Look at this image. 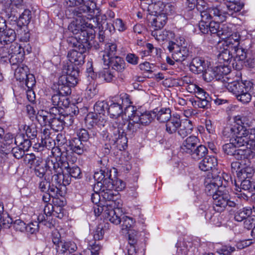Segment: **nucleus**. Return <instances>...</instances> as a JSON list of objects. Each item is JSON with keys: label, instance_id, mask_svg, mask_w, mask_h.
Masks as SVG:
<instances>
[{"label": "nucleus", "instance_id": "31", "mask_svg": "<svg viewBox=\"0 0 255 255\" xmlns=\"http://www.w3.org/2000/svg\"><path fill=\"white\" fill-rule=\"evenodd\" d=\"M167 20V17L164 13L154 14L151 19V25L154 30H159L164 27Z\"/></svg>", "mask_w": 255, "mask_h": 255}, {"label": "nucleus", "instance_id": "58", "mask_svg": "<svg viewBox=\"0 0 255 255\" xmlns=\"http://www.w3.org/2000/svg\"><path fill=\"white\" fill-rule=\"evenodd\" d=\"M98 121L97 115L96 113H89L85 119V122L88 128L95 126Z\"/></svg>", "mask_w": 255, "mask_h": 255}, {"label": "nucleus", "instance_id": "34", "mask_svg": "<svg viewBox=\"0 0 255 255\" xmlns=\"http://www.w3.org/2000/svg\"><path fill=\"white\" fill-rule=\"evenodd\" d=\"M217 165V160L214 156L205 157L199 164V168L204 171L211 170Z\"/></svg>", "mask_w": 255, "mask_h": 255}, {"label": "nucleus", "instance_id": "61", "mask_svg": "<svg viewBox=\"0 0 255 255\" xmlns=\"http://www.w3.org/2000/svg\"><path fill=\"white\" fill-rule=\"evenodd\" d=\"M64 168H66L67 172L70 174L71 177L76 178H81L82 177V174L80 168L78 166H73L72 167H69L68 166H65L64 164Z\"/></svg>", "mask_w": 255, "mask_h": 255}, {"label": "nucleus", "instance_id": "13", "mask_svg": "<svg viewBox=\"0 0 255 255\" xmlns=\"http://www.w3.org/2000/svg\"><path fill=\"white\" fill-rule=\"evenodd\" d=\"M167 48L171 53L172 59L176 62H183L189 56V50L186 46L179 47L172 41H169Z\"/></svg>", "mask_w": 255, "mask_h": 255}, {"label": "nucleus", "instance_id": "29", "mask_svg": "<svg viewBox=\"0 0 255 255\" xmlns=\"http://www.w3.org/2000/svg\"><path fill=\"white\" fill-rule=\"evenodd\" d=\"M138 232L135 231H130L128 232V243L129 246L128 251L129 255H135L136 253V244L138 240Z\"/></svg>", "mask_w": 255, "mask_h": 255}, {"label": "nucleus", "instance_id": "14", "mask_svg": "<svg viewBox=\"0 0 255 255\" xmlns=\"http://www.w3.org/2000/svg\"><path fill=\"white\" fill-rule=\"evenodd\" d=\"M222 45L223 47V50L220 51L219 54L218 55V58L222 66H228V64L230 63L232 60L233 55L232 51L233 49L234 43L231 41V39H229L228 40H224L221 42Z\"/></svg>", "mask_w": 255, "mask_h": 255}, {"label": "nucleus", "instance_id": "52", "mask_svg": "<svg viewBox=\"0 0 255 255\" xmlns=\"http://www.w3.org/2000/svg\"><path fill=\"white\" fill-rule=\"evenodd\" d=\"M109 106L106 102L98 101L94 105V111L96 114L105 115L107 113Z\"/></svg>", "mask_w": 255, "mask_h": 255}, {"label": "nucleus", "instance_id": "53", "mask_svg": "<svg viewBox=\"0 0 255 255\" xmlns=\"http://www.w3.org/2000/svg\"><path fill=\"white\" fill-rule=\"evenodd\" d=\"M205 191L208 196H213V195L218 191V187L210 180V175L205 179Z\"/></svg>", "mask_w": 255, "mask_h": 255}, {"label": "nucleus", "instance_id": "26", "mask_svg": "<svg viewBox=\"0 0 255 255\" xmlns=\"http://www.w3.org/2000/svg\"><path fill=\"white\" fill-rule=\"evenodd\" d=\"M15 31L8 28L0 33V45H5L12 43L16 39Z\"/></svg>", "mask_w": 255, "mask_h": 255}, {"label": "nucleus", "instance_id": "28", "mask_svg": "<svg viewBox=\"0 0 255 255\" xmlns=\"http://www.w3.org/2000/svg\"><path fill=\"white\" fill-rule=\"evenodd\" d=\"M193 129V125L192 122L188 119H185L180 122V125L177 130V133L179 136L184 138L190 134Z\"/></svg>", "mask_w": 255, "mask_h": 255}, {"label": "nucleus", "instance_id": "62", "mask_svg": "<svg viewBox=\"0 0 255 255\" xmlns=\"http://www.w3.org/2000/svg\"><path fill=\"white\" fill-rule=\"evenodd\" d=\"M31 18V13L29 9H25L24 11L20 15L19 17V21L23 25L28 24Z\"/></svg>", "mask_w": 255, "mask_h": 255}, {"label": "nucleus", "instance_id": "51", "mask_svg": "<svg viewBox=\"0 0 255 255\" xmlns=\"http://www.w3.org/2000/svg\"><path fill=\"white\" fill-rule=\"evenodd\" d=\"M255 172L254 168L250 166L243 165L238 173V177L241 179H246L251 177Z\"/></svg>", "mask_w": 255, "mask_h": 255}, {"label": "nucleus", "instance_id": "49", "mask_svg": "<svg viewBox=\"0 0 255 255\" xmlns=\"http://www.w3.org/2000/svg\"><path fill=\"white\" fill-rule=\"evenodd\" d=\"M197 9L200 11L201 17V20L204 21L210 22L212 21L211 19L213 18L212 14L210 12V8H206L204 9V8H202V5L198 3L197 5Z\"/></svg>", "mask_w": 255, "mask_h": 255}, {"label": "nucleus", "instance_id": "40", "mask_svg": "<svg viewBox=\"0 0 255 255\" xmlns=\"http://www.w3.org/2000/svg\"><path fill=\"white\" fill-rule=\"evenodd\" d=\"M232 33V29L228 24L221 23L217 36L222 39H226L225 40L231 39V41L233 42V35Z\"/></svg>", "mask_w": 255, "mask_h": 255}, {"label": "nucleus", "instance_id": "38", "mask_svg": "<svg viewBox=\"0 0 255 255\" xmlns=\"http://www.w3.org/2000/svg\"><path fill=\"white\" fill-rule=\"evenodd\" d=\"M53 115L46 111L40 110L37 113L36 118L41 125H49Z\"/></svg>", "mask_w": 255, "mask_h": 255}, {"label": "nucleus", "instance_id": "37", "mask_svg": "<svg viewBox=\"0 0 255 255\" xmlns=\"http://www.w3.org/2000/svg\"><path fill=\"white\" fill-rule=\"evenodd\" d=\"M109 64L113 70L118 72H123L126 68V63L123 59L119 56L112 57L109 60Z\"/></svg>", "mask_w": 255, "mask_h": 255}, {"label": "nucleus", "instance_id": "2", "mask_svg": "<svg viewBox=\"0 0 255 255\" xmlns=\"http://www.w3.org/2000/svg\"><path fill=\"white\" fill-rule=\"evenodd\" d=\"M223 133L225 136L231 137L230 142L223 145L225 153L238 160L255 158V149L251 146L250 142L239 143L237 142L238 135H233L231 133L224 132V131Z\"/></svg>", "mask_w": 255, "mask_h": 255}, {"label": "nucleus", "instance_id": "8", "mask_svg": "<svg viewBox=\"0 0 255 255\" xmlns=\"http://www.w3.org/2000/svg\"><path fill=\"white\" fill-rule=\"evenodd\" d=\"M114 186L112 184V179L110 178L103 180V182H97L94 184V192H99L103 198L106 201L117 200L115 199L116 196L114 193Z\"/></svg>", "mask_w": 255, "mask_h": 255}, {"label": "nucleus", "instance_id": "64", "mask_svg": "<svg viewBox=\"0 0 255 255\" xmlns=\"http://www.w3.org/2000/svg\"><path fill=\"white\" fill-rule=\"evenodd\" d=\"M236 249L231 246H224L217 250V253L220 255H231L232 253L235 252Z\"/></svg>", "mask_w": 255, "mask_h": 255}, {"label": "nucleus", "instance_id": "3", "mask_svg": "<svg viewBox=\"0 0 255 255\" xmlns=\"http://www.w3.org/2000/svg\"><path fill=\"white\" fill-rule=\"evenodd\" d=\"M96 7V3L91 2L89 5H83L77 9H75L73 11V14L75 20H73L68 26V29L74 34H80L77 38L79 40V38L81 39L83 38H87L85 35H87V32L83 30L85 27H90L91 24H88L86 21V16H84L83 13L88 12L89 13L90 17L92 19L94 17L95 13V9ZM89 19V17L87 18Z\"/></svg>", "mask_w": 255, "mask_h": 255}, {"label": "nucleus", "instance_id": "42", "mask_svg": "<svg viewBox=\"0 0 255 255\" xmlns=\"http://www.w3.org/2000/svg\"><path fill=\"white\" fill-rule=\"evenodd\" d=\"M227 15L235 16L234 14L240 11L243 7L244 4L239 1L234 3H226Z\"/></svg>", "mask_w": 255, "mask_h": 255}, {"label": "nucleus", "instance_id": "57", "mask_svg": "<svg viewBox=\"0 0 255 255\" xmlns=\"http://www.w3.org/2000/svg\"><path fill=\"white\" fill-rule=\"evenodd\" d=\"M164 8V2L161 1H158L149 5V9L154 14L161 13Z\"/></svg>", "mask_w": 255, "mask_h": 255}, {"label": "nucleus", "instance_id": "54", "mask_svg": "<svg viewBox=\"0 0 255 255\" xmlns=\"http://www.w3.org/2000/svg\"><path fill=\"white\" fill-rule=\"evenodd\" d=\"M244 180L240 183V186L237 184L236 182H235V185L236 186L235 190L237 191L241 192V190L243 189L245 191H248L250 193H252V183L250 180H247L243 179Z\"/></svg>", "mask_w": 255, "mask_h": 255}, {"label": "nucleus", "instance_id": "11", "mask_svg": "<svg viewBox=\"0 0 255 255\" xmlns=\"http://www.w3.org/2000/svg\"><path fill=\"white\" fill-rule=\"evenodd\" d=\"M129 104L128 96L127 94L121 95L117 103H113L109 106L107 113L111 118H117L123 113L124 107L128 108V110H131L128 109Z\"/></svg>", "mask_w": 255, "mask_h": 255}, {"label": "nucleus", "instance_id": "33", "mask_svg": "<svg viewBox=\"0 0 255 255\" xmlns=\"http://www.w3.org/2000/svg\"><path fill=\"white\" fill-rule=\"evenodd\" d=\"M180 119L178 115L173 116L166 123V131L169 134H173L177 131L180 125Z\"/></svg>", "mask_w": 255, "mask_h": 255}, {"label": "nucleus", "instance_id": "56", "mask_svg": "<svg viewBox=\"0 0 255 255\" xmlns=\"http://www.w3.org/2000/svg\"><path fill=\"white\" fill-rule=\"evenodd\" d=\"M24 58V51H22L16 54L12 55L9 58L10 63L13 65H17L23 64Z\"/></svg>", "mask_w": 255, "mask_h": 255}, {"label": "nucleus", "instance_id": "36", "mask_svg": "<svg viewBox=\"0 0 255 255\" xmlns=\"http://www.w3.org/2000/svg\"><path fill=\"white\" fill-rule=\"evenodd\" d=\"M51 101L54 106H57L61 109L68 107L69 104V101L67 98L61 96L58 93L52 96Z\"/></svg>", "mask_w": 255, "mask_h": 255}, {"label": "nucleus", "instance_id": "15", "mask_svg": "<svg viewBox=\"0 0 255 255\" xmlns=\"http://www.w3.org/2000/svg\"><path fill=\"white\" fill-rule=\"evenodd\" d=\"M73 123V119L70 115L64 116L62 119L61 116L57 118L53 116L49 126L54 130L58 131L63 128L64 124L71 125Z\"/></svg>", "mask_w": 255, "mask_h": 255}, {"label": "nucleus", "instance_id": "63", "mask_svg": "<svg viewBox=\"0 0 255 255\" xmlns=\"http://www.w3.org/2000/svg\"><path fill=\"white\" fill-rule=\"evenodd\" d=\"M23 148L19 146H15L12 148L10 151V153L12 154L13 156L17 159H20L23 157L25 152L28 150H24Z\"/></svg>", "mask_w": 255, "mask_h": 255}, {"label": "nucleus", "instance_id": "39", "mask_svg": "<svg viewBox=\"0 0 255 255\" xmlns=\"http://www.w3.org/2000/svg\"><path fill=\"white\" fill-rule=\"evenodd\" d=\"M210 12L212 14L213 17L215 19L224 21L226 20L227 15L226 10L222 9L221 5L217 6L216 7H210Z\"/></svg>", "mask_w": 255, "mask_h": 255}, {"label": "nucleus", "instance_id": "9", "mask_svg": "<svg viewBox=\"0 0 255 255\" xmlns=\"http://www.w3.org/2000/svg\"><path fill=\"white\" fill-rule=\"evenodd\" d=\"M213 207L217 212L223 211L227 206L235 207L236 203L230 200V195L228 192L219 190L213 195Z\"/></svg>", "mask_w": 255, "mask_h": 255}, {"label": "nucleus", "instance_id": "50", "mask_svg": "<svg viewBox=\"0 0 255 255\" xmlns=\"http://www.w3.org/2000/svg\"><path fill=\"white\" fill-rule=\"evenodd\" d=\"M71 86V84L66 83V82H60L59 78L58 82L57 93L61 96L66 97V96L71 94V90L70 87Z\"/></svg>", "mask_w": 255, "mask_h": 255}, {"label": "nucleus", "instance_id": "5", "mask_svg": "<svg viewBox=\"0 0 255 255\" xmlns=\"http://www.w3.org/2000/svg\"><path fill=\"white\" fill-rule=\"evenodd\" d=\"M113 128H114L113 133L115 135L118 144H121L123 146L127 144L128 139L126 135H132L138 130L142 128V127L138 122H133V120L129 119V122L127 126L124 122L117 123L115 122L113 124Z\"/></svg>", "mask_w": 255, "mask_h": 255}, {"label": "nucleus", "instance_id": "16", "mask_svg": "<svg viewBox=\"0 0 255 255\" xmlns=\"http://www.w3.org/2000/svg\"><path fill=\"white\" fill-rule=\"evenodd\" d=\"M230 75L228 76V78L226 79L225 86L227 90L231 93H232L235 96L241 92V91L247 86V82H250V81H240L238 80L231 81L230 77Z\"/></svg>", "mask_w": 255, "mask_h": 255}, {"label": "nucleus", "instance_id": "25", "mask_svg": "<svg viewBox=\"0 0 255 255\" xmlns=\"http://www.w3.org/2000/svg\"><path fill=\"white\" fill-rule=\"evenodd\" d=\"M121 206L122 205L118 207L110 208L105 218L115 225L121 223L122 218L120 214L122 215L120 210Z\"/></svg>", "mask_w": 255, "mask_h": 255}, {"label": "nucleus", "instance_id": "7", "mask_svg": "<svg viewBox=\"0 0 255 255\" xmlns=\"http://www.w3.org/2000/svg\"><path fill=\"white\" fill-rule=\"evenodd\" d=\"M14 78L18 81L21 86H25L27 88H31L35 84L34 75L29 73V69L24 64L19 65L15 69Z\"/></svg>", "mask_w": 255, "mask_h": 255}, {"label": "nucleus", "instance_id": "17", "mask_svg": "<svg viewBox=\"0 0 255 255\" xmlns=\"http://www.w3.org/2000/svg\"><path fill=\"white\" fill-rule=\"evenodd\" d=\"M79 72L78 68L69 66L66 75H63L60 77V82H66V83H69L71 86H75L78 83Z\"/></svg>", "mask_w": 255, "mask_h": 255}, {"label": "nucleus", "instance_id": "47", "mask_svg": "<svg viewBox=\"0 0 255 255\" xmlns=\"http://www.w3.org/2000/svg\"><path fill=\"white\" fill-rule=\"evenodd\" d=\"M157 120L161 123H167L171 118V110L169 108H162L156 115Z\"/></svg>", "mask_w": 255, "mask_h": 255}, {"label": "nucleus", "instance_id": "12", "mask_svg": "<svg viewBox=\"0 0 255 255\" xmlns=\"http://www.w3.org/2000/svg\"><path fill=\"white\" fill-rule=\"evenodd\" d=\"M128 109H131L132 113L128 115V118L130 120H133V122H138L143 127L149 125L153 120V117L155 116L154 113H151L149 112L141 113L138 110H134V107H129Z\"/></svg>", "mask_w": 255, "mask_h": 255}, {"label": "nucleus", "instance_id": "43", "mask_svg": "<svg viewBox=\"0 0 255 255\" xmlns=\"http://www.w3.org/2000/svg\"><path fill=\"white\" fill-rule=\"evenodd\" d=\"M173 33L169 31L154 30L152 32V35L158 41L167 40L173 36Z\"/></svg>", "mask_w": 255, "mask_h": 255}, {"label": "nucleus", "instance_id": "44", "mask_svg": "<svg viewBox=\"0 0 255 255\" xmlns=\"http://www.w3.org/2000/svg\"><path fill=\"white\" fill-rule=\"evenodd\" d=\"M252 213V210L250 207L243 208L235 213L234 219L236 221L241 222L250 216Z\"/></svg>", "mask_w": 255, "mask_h": 255}, {"label": "nucleus", "instance_id": "41", "mask_svg": "<svg viewBox=\"0 0 255 255\" xmlns=\"http://www.w3.org/2000/svg\"><path fill=\"white\" fill-rule=\"evenodd\" d=\"M46 167H47L46 163H44L40 159H37L34 165L33 170L34 174L39 178H42L45 174L47 170Z\"/></svg>", "mask_w": 255, "mask_h": 255}, {"label": "nucleus", "instance_id": "55", "mask_svg": "<svg viewBox=\"0 0 255 255\" xmlns=\"http://www.w3.org/2000/svg\"><path fill=\"white\" fill-rule=\"evenodd\" d=\"M100 77L107 82H111L116 77V72L110 69L105 68L100 74Z\"/></svg>", "mask_w": 255, "mask_h": 255}, {"label": "nucleus", "instance_id": "4", "mask_svg": "<svg viewBox=\"0 0 255 255\" xmlns=\"http://www.w3.org/2000/svg\"><path fill=\"white\" fill-rule=\"evenodd\" d=\"M68 42L74 48L68 52V60L75 65H83L85 62V53L90 46L88 38L81 39L79 38V40H78L76 37H71L68 40Z\"/></svg>", "mask_w": 255, "mask_h": 255}, {"label": "nucleus", "instance_id": "10", "mask_svg": "<svg viewBox=\"0 0 255 255\" xmlns=\"http://www.w3.org/2000/svg\"><path fill=\"white\" fill-rule=\"evenodd\" d=\"M106 230L105 225L102 224L98 225L94 232V240H89L88 242V250L86 251V253L90 252L91 255H98L102 246L96 241L101 240L103 239Z\"/></svg>", "mask_w": 255, "mask_h": 255}, {"label": "nucleus", "instance_id": "59", "mask_svg": "<svg viewBox=\"0 0 255 255\" xmlns=\"http://www.w3.org/2000/svg\"><path fill=\"white\" fill-rule=\"evenodd\" d=\"M122 230H129L132 227L134 224V221L132 218L127 216H123L122 218Z\"/></svg>", "mask_w": 255, "mask_h": 255}, {"label": "nucleus", "instance_id": "48", "mask_svg": "<svg viewBox=\"0 0 255 255\" xmlns=\"http://www.w3.org/2000/svg\"><path fill=\"white\" fill-rule=\"evenodd\" d=\"M21 128L22 131L26 134V137L29 139H33L37 135V130L35 125H31L30 126L24 125H22Z\"/></svg>", "mask_w": 255, "mask_h": 255}, {"label": "nucleus", "instance_id": "6", "mask_svg": "<svg viewBox=\"0 0 255 255\" xmlns=\"http://www.w3.org/2000/svg\"><path fill=\"white\" fill-rule=\"evenodd\" d=\"M230 73V69L226 66L218 65L212 67H208L203 72V77L205 81L210 82L213 80L226 81L228 78V74Z\"/></svg>", "mask_w": 255, "mask_h": 255}, {"label": "nucleus", "instance_id": "18", "mask_svg": "<svg viewBox=\"0 0 255 255\" xmlns=\"http://www.w3.org/2000/svg\"><path fill=\"white\" fill-rule=\"evenodd\" d=\"M199 142V140L196 136L191 135L186 138L181 146L183 152L190 154Z\"/></svg>", "mask_w": 255, "mask_h": 255}, {"label": "nucleus", "instance_id": "24", "mask_svg": "<svg viewBox=\"0 0 255 255\" xmlns=\"http://www.w3.org/2000/svg\"><path fill=\"white\" fill-rule=\"evenodd\" d=\"M14 145L13 135L7 133L5 134L3 140L0 144V151L3 154H9Z\"/></svg>", "mask_w": 255, "mask_h": 255}, {"label": "nucleus", "instance_id": "46", "mask_svg": "<svg viewBox=\"0 0 255 255\" xmlns=\"http://www.w3.org/2000/svg\"><path fill=\"white\" fill-rule=\"evenodd\" d=\"M208 153V149L206 147L203 145H199L193 150V152L191 153L192 157L195 160H199L204 157Z\"/></svg>", "mask_w": 255, "mask_h": 255}, {"label": "nucleus", "instance_id": "1", "mask_svg": "<svg viewBox=\"0 0 255 255\" xmlns=\"http://www.w3.org/2000/svg\"><path fill=\"white\" fill-rule=\"evenodd\" d=\"M234 120L236 125L225 128L224 132L231 133L233 135H238V143L250 142L251 146L255 149V128H248L252 127L254 123L252 114L237 115Z\"/></svg>", "mask_w": 255, "mask_h": 255}, {"label": "nucleus", "instance_id": "35", "mask_svg": "<svg viewBox=\"0 0 255 255\" xmlns=\"http://www.w3.org/2000/svg\"><path fill=\"white\" fill-rule=\"evenodd\" d=\"M14 143L17 146L21 147L24 150H28L31 145L29 139L27 138L24 133H18L14 137Z\"/></svg>", "mask_w": 255, "mask_h": 255}, {"label": "nucleus", "instance_id": "23", "mask_svg": "<svg viewBox=\"0 0 255 255\" xmlns=\"http://www.w3.org/2000/svg\"><path fill=\"white\" fill-rule=\"evenodd\" d=\"M100 162L101 164L100 169L99 171L95 172L94 178L97 182H103V180L111 178V171L105 165L106 160L103 159L100 160Z\"/></svg>", "mask_w": 255, "mask_h": 255}, {"label": "nucleus", "instance_id": "30", "mask_svg": "<svg viewBox=\"0 0 255 255\" xmlns=\"http://www.w3.org/2000/svg\"><path fill=\"white\" fill-rule=\"evenodd\" d=\"M77 249L76 245L73 242H62L56 247L57 252L59 254H70Z\"/></svg>", "mask_w": 255, "mask_h": 255}, {"label": "nucleus", "instance_id": "27", "mask_svg": "<svg viewBox=\"0 0 255 255\" xmlns=\"http://www.w3.org/2000/svg\"><path fill=\"white\" fill-rule=\"evenodd\" d=\"M190 70L195 74L203 73L206 68L205 61L201 57L194 58L190 64Z\"/></svg>", "mask_w": 255, "mask_h": 255}, {"label": "nucleus", "instance_id": "20", "mask_svg": "<svg viewBox=\"0 0 255 255\" xmlns=\"http://www.w3.org/2000/svg\"><path fill=\"white\" fill-rule=\"evenodd\" d=\"M69 148L72 152L78 155H82L88 151V146L79 138H72L69 141Z\"/></svg>", "mask_w": 255, "mask_h": 255}, {"label": "nucleus", "instance_id": "32", "mask_svg": "<svg viewBox=\"0 0 255 255\" xmlns=\"http://www.w3.org/2000/svg\"><path fill=\"white\" fill-rule=\"evenodd\" d=\"M60 164L55 157L48 159L46 161V165L48 169L51 172V174L55 173H62L64 164H65V166L66 164L68 165L67 162L64 163L63 165H60Z\"/></svg>", "mask_w": 255, "mask_h": 255}, {"label": "nucleus", "instance_id": "22", "mask_svg": "<svg viewBox=\"0 0 255 255\" xmlns=\"http://www.w3.org/2000/svg\"><path fill=\"white\" fill-rule=\"evenodd\" d=\"M117 46L115 43H107L105 45L104 53L103 55V63L105 65L108 66L110 62L109 60L112 57H116Z\"/></svg>", "mask_w": 255, "mask_h": 255}, {"label": "nucleus", "instance_id": "60", "mask_svg": "<svg viewBox=\"0 0 255 255\" xmlns=\"http://www.w3.org/2000/svg\"><path fill=\"white\" fill-rule=\"evenodd\" d=\"M192 105L196 109L202 108L205 109L208 107L209 104L208 99L201 100V99H190Z\"/></svg>", "mask_w": 255, "mask_h": 255}, {"label": "nucleus", "instance_id": "45", "mask_svg": "<svg viewBox=\"0 0 255 255\" xmlns=\"http://www.w3.org/2000/svg\"><path fill=\"white\" fill-rule=\"evenodd\" d=\"M234 41L235 43H234L233 47L234 54L233 57L235 56V59L239 61L245 60L247 57L246 52L243 48L238 46L239 43L236 39L234 40Z\"/></svg>", "mask_w": 255, "mask_h": 255}, {"label": "nucleus", "instance_id": "21", "mask_svg": "<svg viewBox=\"0 0 255 255\" xmlns=\"http://www.w3.org/2000/svg\"><path fill=\"white\" fill-rule=\"evenodd\" d=\"M247 86L244 87L239 94L236 95L237 99L243 104L249 103L252 99L251 90L254 88V84L252 82H248Z\"/></svg>", "mask_w": 255, "mask_h": 255}, {"label": "nucleus", "instance_id": "19", "mask_svg": "<svg viewBox=\"0 0 255 255\" xmlns=\"http://www.w3.org/2000/svg\"><path fill=\"white\" fill-rule=\"evenodd\" d=\"M121 205L120 200L106 201V203L102 206L99 205L94 207V212L96 216H99L101 213H103V215L105 217L106 213L108 212L110 208L118 207Z\"/></svg>", "mask_w": 255, "mask_h": 255}]
</instances>
